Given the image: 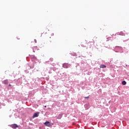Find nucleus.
Returning <instances> with one entry per match:
<instances>
[{"label": "nucleus", "instance_id": "9b49d317", "mask_svg": "<svg viewBox=\"0 0 129 129\" xmlns=\"http://www.w3.org/2000/svg\"><path fill=\"white\" fill-rule=\"evenodd\" d=\"M9 86H12V85L9 84Z\"/></svg>", "mask_w": 129, "mask_h": 129}, {"label": "nucleus", "instance_id": "ddd939ff", "mask_svg": "<svg viewBox=\"0 0 129 129\" xmlns=\"http://www.w3.org/2000/svg\"><path fill=\"white\" fill-rule=\"evenodd\" d=\"M44 107H47V106H45Z\"/></svg>", "mask_w": 129, "mask_h": 129}, {"label": "nucleus", "instance_id": "423d86ee", "mask_svg": "<svg viewBox=\"0 0 129 129\" xmlns=\"http://www.w3.org/2000/svg\"><path fill=\"white\" fill-rule=\"evenodd\" d=\"M100 68H106V66L104 64H101L100 66Z\"/></svg>", "mask_w": 129, "mask_h": 129}, {"label": "nucleus", "instance_id": "39448f33", "mask_svg": "<svg viewBox=\"0 0 129 129\" xmlns=\"http://www.w3.org/2000/svg\"><path fill=\"white\" fill-rule=\"evenodd\" d=\"M61 118H62V114H59L58 115L57 117V118L58 119H61Z\"/></svg>", "mask_w": 129, "mask_h": 129}, {"label": "nucleus", "instance_id": "0eeeda50", "mask_svg": "<svg viewBox=\"0 0 129 129\" xmlns=\"http://www.w3.org/2000/svg\"><path fill=\"white\" fill-rule=\"evenodd\" d=\"M3 83L4 84H8L9 83V81H8V80H5L4 82H3Z\"/></svg>", "mask_w": 129, "mask_h": 129}, {"label": "nucleus", "instance_id": "20e7f679", "mask_svg": "<svg viewBox=\"0 0 129 129\" xmlns=\"http://www.w3.org/2000/svg\"><path fill=\"white\" fill-rule=\"evenodd\" d=\"M63 68H68V63H64L63 64Z\"/></svg>", "mask_w": 129, "mask_h": 129}, {"label": "nucleus", "instance_id": "9d476101", "mask_svg": "<svg viewBox=\"0 0 129 129\" xmlns=\"http://www.w3.org/2000/svg\"><path fill=\"white\" fill-rule=\"evenodd\" d=\"M34 42H35V43H37V40L34 39Z\"/></svg>", "mask_w": 129, "mask_h": 129}, {"label": "nucleus", "instance_id": "1a4fd4ad", "mask_svg": "<svg viewBox=\"0 0 129 129\" xmlns=\"http://www.w3.org/2000/svg\"><path fill=\"white\" fill-rule=\"evenodd\" d=\"M89 98V97H85V99H88Z\"/></svg>", "mask_w": 129, "mask_h": 129}, {"label": "nucleus", "instance_id": "7ed1b4c3", "mask_svg": "<svg viewBox=\"0 0 129 129\" xmlns=\"http://www.w3.org/2000/svg\"><path fill=\"white\" fill-rule=\"evenodd\" d=\"M44 124L46 126H51V123H50V122H49V121H46V122H44Z\"/></svg>", "mask_w": 129, "mask_h": 129}, {"label": "nucleus", "instance_id": "f03ea898", "mask_svg": "<svg viewBox=\"0 0 129 129\" xmlns=\"http://www.w3.org/2000/svg\"><path fill=\"white\" fill-rule=\"evenodd\" d=\"M12 128H17V127H19V125L17 124H13L11 125Z\"/></svg>", "mask_w": 129, "mask_h": 129}, {"label": "nucleus", "instance_id": "6e6552de", "mask_svg": "<svg viewBox=\"0 0 129 129\" xmlns=\"http://www.w3.org/2000/svg\"><path fill=\"white\" fill-rule=\"evenodd\" d=\"M122 85H125V84H126V82H125V81H122Z\"/></svg>", "mask_w": 129, "mask_h": 129}, {"label": "nucleus", "instance_id": "f8f14e48", "mask_svg": "<svg viewBox=\"0 0 129 129\" xmlns=\"http://www.w3.org/2000/svg\"><path fill=\"white\" fill-rule=\"evenodd\" d=\"M52 36H54V34H52Z\"/></svg>", "mask_w": 129, "mask_h": 129}, {"label": "nucleus", "instance_id": "f257e3e1", "mask_svg": "<svg viewBox=\"0 0 129 129\" xmlns=\"http://www.w3.org/2000/svg\"><path fill=\"white\" fill-rule=\"evenodd\" d=\"M39 114H40V112H39L34 113L32 116V118H35V117H38V116H39Z\"/></svg>", "mask_w": 129, "mask_h": 129}]
</instances>
